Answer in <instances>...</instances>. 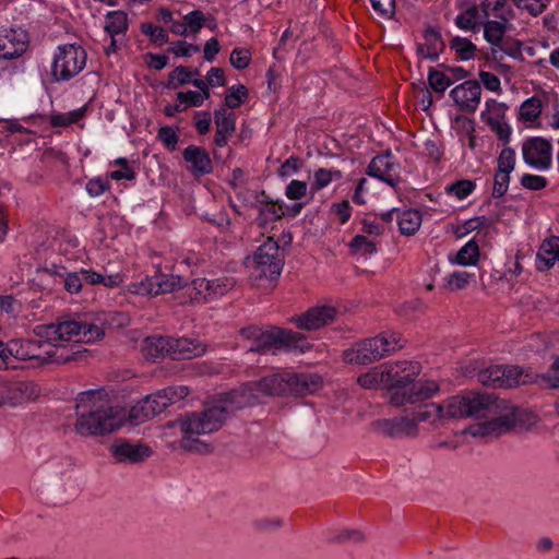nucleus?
<instances>
[{"instance_id":"44","label":"nucleus","mask_w":559,"mask_h":559,"mask_svg":"<svg viewBox=\"0 0 559 559\" xmlns=\"http://www.w3.org/2000/svg\"><path fill=\"white\" fill-rule=\"evenodd\" d=\"M475 281L474 274L466 271H456L444 278L445 287L450 290H461Z\"/></svg>"},{"instance_id":"18","label":"nucleus","mask_w":559,"mask_h":559,"mask_svg":"<svg viewBox=\"0 0 559 559\" xmlns=\"http://www.w3.org/2000/svg\"><path fill=\"white\" fill-rule=\"evenodd\" d=\"M450 97L460 110L473 112L480 103V84L474 80L464 81L451 90Z\"/></svg>"},{"instance_id":"31","label":"nucleus","mask_w":559,"mask_h":559,"mask_svg":"<svg viewBox=\"0 0 559 559\" xmlns=\"http://www.w3.org/2000/svg\"><path fill=\"white\" fill-rule=\"evenodd\" d=\"M417 424L428 423L430 425H440L444 419V406L442 403H428L421 406L413 417Z\"/></svg>"},{"instance_id":"37","label":"nucleus","mask_w":559,"mask_h":559,"mask_svg":"<svg viewBox=\"0 0 559 559\" xmlns=\"http://www.w3.org/2000/svg\"><path fill=\"white\" fill-rule=\"evenodd\" d=\"M483 15L485 19H499L509 21L511 17V10L507 0H483Z\"/></svg>"},{"instance_id":"47","label":"nucleus","mask_w":559,"mask_h":559,"mask_svg":"<svg viewBox=\"0 0 559 559\" xmlns=\"http://www.w3.org/2000/svg\"><path fill=\"white\" fill-rule=\"evenodd\" d=\"M127 290L131 294L139 295L142 297H155L156 290H154L153 277H144L139 281H133L128 284Z\"/></svg>"},{"instance_id":"2","label":"nucleus","mask_w":559,"mask_h":559,"mask_svg":"<svg viewBox=\"0 0 559 559\" xmlns=\"http://www.w3.org/2000/svg\"><path fill=\"white\" fill-rule=\"evenodd\" d=\"M38 340L10 341L5 346L0 341V368L9 364L10 357L20 360L43 359L62 360L76 359L78 349L72 356L58 354L67 343H93L104 336L100 326L83 323L75 320H66L50 324H40L35 328Z\"/></svg>"},{"instance_id":"23","label":"nucleus","mask_w":559,"mask_h":559,"mask_svg":"<svg viewBox=\"0 0 559 559\" xmlns=\"http://www.w3.org/2000/svg\"><path fill=\"white\" fill-rule=\"evenodd\" d=\"M183 159L190 165L195 175H205L212 170V162L209 154L201 147L190 145L183 151Z\"/></svg>"},{"instance_id":"38","label":"nucleus","mask_w":559,"mask_h":559,"mask_svg":"<svg viewBox=\"0 0 559 559\" xmlns=\"http://www.w3.org/2000/svg\"><path fill=\"white\" fill-rule=\"evenodd\" d=\"M352 253L357 259L367 260L377 252L376 243L364 235H357L349 242Z\"/></svg>"},{"instance_id":"60","label":"nucleus","mask_w":559,"mask_h":559,"mask_svg":"<svg viewBox=\"0 0 559 559\" xmlns=\"http://www.w3.org/2000/svg\"><path fill=\"white\" fill-rule=\"evenodd\" d=\"M84 277L81 270L76 272H69L64 276L63 286L70 294H78L82 289Z\"/></svg>"},{"instance_id":"12","label":"nucleus","mask_w":559,"mask_h":559,"mask_svg":"<svg viewBox=\"0 0 559 559\" xmlns=\"http://www.w3.org/2000/svg\"><path fill=\"white\" fill-rule=\"evenodd\" d=\"M109 453L116 463L140 464L153 454V450L144 443L120 438L110 444Z\"/></svg>"},{"instance_id":"41","label":"nucleus","mask_w":559,"mask_h":559,"mask_svg":"<svg viewBox=\"0 0 559 559\" xmlns=\"http://www.w3.org/2000/svg\"><path fill=\"white\" fill-rule=\"evenodd\" d=\"M504 366L496 365L481 370L479 381L487 386L503 388Z\"/></svg>"},{"instance_id":"22","label":"nucleus","mask_w":559,"mask_h":559,"mask_svg":"<svg viewBox=\"0 0 559 559\" xmlns=\"http://www.w3.org/2000/svg\"><path fill=\"white\" fill-rule=\"evenodd\" d=\"M399 230L404 236L415 235L423 224V213L417 209L394 210Z\"/></svg>"},{"instance_id":"30","label":"nucleus","mask_w":559,"mask_h":559,"mask_svg":"<svg viewBox=\"0 0 559 559\" xmlns=\"http://www.w3.org/2000/svg\"><path fill=\"white\" fill-rule=\"evenodd\" d=\"M385 378L384 364H382L360 374L357 382L366 390H388Z\"/></svg>"},{"instance_id":"39","label":"nucleus","mask_w":559,"mask_h":559,"mask_svg":"<svg viewBox=\"0 0 559 559\" xmlns=\"http://www.w3.org/2000/svg\"><path fill=\"white\" fill-rule=\"evenodd\" d=\"M144 409L148 415H158L169 406V399L164 390H158L155 393L142 399Z\"/></svg>"},{"instance_id":"17","label":"nucleus","mask_w":559,"mask_h":559,"mask_svg":"<svg viewBox=\"0 0 559 559\" xmlns=\"http://www.w3.org/2000/svg\"><path fill=\"white\" fill-rule=\"evenodd\" d=\"M28 36L21 27L0 31V58L12 60L21 57L27 49Z\"/></svg>"},{"instance_id":"63","label":"nucleus","mask_w":559,"mask_h":559,"mask_svg":"<svg viewBox=\"0 0 559 559\" xmlns=\"http://www.w3.org/2000/svg\"><path fill=\"white\" fill-rule=\"evenodd\" d=\"M199 50H200L199 46L189 44L185 40H178L170 47V51L176 57H181V58H189L192 55L197 53Z\"/></svg>"},{"instance_id":"59","label":"nucleus","mask_w":559,"mask_h":559,"mask_svg":"<svg viewBox=\"0 0 559 559\" xmlns=\"http://www.w3.org/2000/svg\"><path fill=\"white\" fill-rule=\"evenodd\" d=\"M308 183L301 180H292L285 189V195L293 201L300 200L306 197Z\"/></svg>"},{"instance_id":"62","label":"nucleus","mask_w":559,"mask_h":559,"mask_svg":"<svg viewBox=\"0 0 559 559\" xmlns=\"http://www.w3.org/2000/svg\"><path fill=\"white\" fill-rule=\"evenodd\" d=\"M157 138L168 150L176 148L178 142V134L176 129L168 126L162 127L158 130Z\"/></svg>"},{"instance_id":"49","label":"nucleus","mask_w":559,"mask_h":559,"mask_svg":"<svg viewBox=\"0 0 559 559\" xmlns=\"http://www.w3.org/2000/svg\"><path fill=\"white\" fill-rule=\"evenodd\" d=\"M451 49H453L462 60L473 59L476 51L475 45L464 37H454L451 40Z\"/></svg>"},{"instance_id":"14","label":"nucleus","mask_w":559,"mask_h":559,"mask_svg":"<svg viewBox=\"0 0 559 559\" xmlns=\"http://www.w3.org/2000/svg\"><path fill=\"white\" fill-rule=\"evenodd\" d=\"M367 174L392 188H396L401 181L400 164L391 153L373 157L368 165Z\"/></svg>"},{"instance_id":"42","label":"nucleus","mask_w":559,"mask_h":559,"mask_svg":"<svg viewBox=\"0 0 559 559\" xmlns=\"http://www.w3.org/2000/svg\"><path fill=\"white\" fill-rule=\"evenodd\" d=\"M153 280L156 296L159 294L171 293L182 286V280L177 275L158 274L153 276Z\"/></svg>"},{"instance_id":"7","label":"nucleus","mask_w":559,"mask_h":559,"mask_svg":"<svg viewBox=\"0 0 559 559\" xmlns=\"http://www.w3.org/2000/svg\"><path fill=\"white\" fill-rule=\"evenodd\" d=\"M87 61L86 50L76 43L58 45L51 60V76L55 82H68L79 75Z\"/></svg>"},{"instance_id":"10","label":"nucleus","mask_w":559,"mask_h":559,"mask_svg":"<svg viewBox=\"0 0 559 559\" xmlns=\"http://www.w3.org/2000/svg\"><path fill=\"white\" fill-rule=\"evenodd\" d=\"M522 415L521 409L511 407L496 418L471 425L466 432L473 437H498L514 428L520 423Z\"/></svg>"},{"instance_id":"26","label":"nucleus","mask_w":559,"mask_h":559,"mask_svg":"<svg viewBox=\"0 0 559 559\" xmlns=\"http://www.w3.org/2000/svg\"><path fill=\"white\" fill-rule=\"evenodd\" d=\"M480 257L479 246L471 239L464 243L455 254H449L450 264L460 266H474Z\"/></svg>"},{"instance_id":"48","label":"nucleus","mask_w":559,"mask_h":559,"mask_svg":"<svg viewBox=\"0 0 559 559\" xmlns=\"http://www.w3.org/2000/svg\"><path fill=\"white\" fill-rule=\"evenodd\" d=\"M114 165L118 168L110 171L108 177L112 180H133L135 178V171L132 166L128 163L124 157H119L114 160Z\"/></svg>"},{"instance_id":"32","label":"nucleus","mask_w":559,"mask_h":559,"mask_svg":"<svg viewBox=\"0 0 559 559\" xmlns=\"http://www.w3.org/2000/svg\"><path fill=\"white\" fill-rule=\"evenodd\" d=\"M189 296L192 300L209 301L215 299L213 281L209 278H195L188 286Z\"/></svg>"},{"instance_id":"25","label":"nucleus","mask_w":559,"mask_h":559,"mask_svg":"<svg viewBox=\"0 0 559 559\" xmlns=\"http://www.w3.org/2000/svg\"><path fill=\"white\" fill-rule=\"evenodd\" d=\"M142 356L148 360H157L165 355L169 356V337L148 336L141 343Z\"/></svg>"},{"instance_id":"45","label":"nucleus","mask_w":559,"mask_h":559,"mask_svg":"<svg viewBox=\"0 0 559 559\" xmlns=\"http://www.w3.org/2000/svg\"><path fill=\"white\" fill-rule=\"evenodd\" d=\"M248 98V90L242 84L228 87L225 95V105L229 109L238 108Z\"/></svg>"},{"instance_id":"16","label":"nucleus","mask_w":559,"mask_h":559,"mask_svg":"<svg viewBox=\"0 0 559 559\" xmlns=\"http://www.w3.org/2000/svg\"><path fill=\"white\" fill-rule=\"evenodd\" d=\"M373 425L379 433L393 439L415 438L419 433L417 421L407 416L379 419Z\"/></svg>"},{"instance_id":"15","label":"nucleus","mask_w":559,"mask_h":559,"mask_svg":"<svg viewBox=\"0 0 559 559\" xmlns=\"http://www.w3.org/2000/svg\"><path fill=\"white\" fill-rule=\"evenodd\" d=\"M274 381L282 383L290 395H308L318 392L323 385V379L319 373L288 372L287 379L275 378Z\"/></svg>"},{"instance_id":"9","label":"nucleus","mask_w":559,"mask_h":559,"mask_svg":"<svg viewBox=\"0 0 559 559\" xmlns=\"http://www.w3.org/2000/svg\"><path fill=\"white\" fill-rule=\"evenodd\" d=\"M284 259L276 241L269 238L253 253L250 266L259 278L276 280L283 270Z\"/></svg>"},{"instance_id":"5","label":"nucleus","mask_w":559,"mask_h":559,"mask_svg":"<svg viewBox=\"0 0 559 559\" xmlns=\"http://www.w3.org/2000/svg\"><path fill=\"white\" fill-rule=\"evenodd\" d=\"M404 344L405 341L400 333L385 331L354 344L344 352L343 359L352 365H367L401 349Z\"/></svg>"},{"instance_id":"52","label":"nucleus","mask_w":559,"mask_h":559,"mask_svg":"<svg viewBox=\"0 0 559 559\" xmlns=\"http://www.w3.org/2000/svg\"><path fill=\"white\" fill-rule=\"evenodd\" d=\"M193 73L186 67L178 66L168 74L167 87L178 88L187 83L191 82Z\"/></svg>"},{"instance_id":"33","label":"nucleus","mask_w":559,"mask_h":559,"mask_svg":"<svg viewBox=\"0 0 559 559\" xmlns=\"http://www.w3.org/2000/svg\"><path fill=\"white\" fill-rule=\"evenodd\" d=\"M343 174L335 168H319L313 173L312 181L310 185V192L312 194L326 188L333 181L342 179Z\"/></svg>"},{"instance_id":"27","label":"nucleus","mask_w":559,"mask_h":559,"mask_svg":"<svg viewBox=\"0 0 559 559\" xmlns=\"http://www.w3.org/2000/svg\"><path fill=\"white\" fill-rule=\"evenodd\" d=\"M484 15L479 12L475 4L467 5L455 17V25L465 32L479 31L480 25L484 23Z\"/></svg>"},{"instance_id":"50","label":"nucleus","mask_w":559,"mask_h":559,"mask_svg":"<svg viewBox=\"0 0 559 559\" xmlns=\"http://www.w3.org/2000/svg\"><path fill=\"white\" fill-rule=\"evenodd\" d=\"M429 86L436 92L443 94L452 84L445 71L431 69L428 73Z\"/></svg>"},{"instance_id":"21","label":"nucleus","mask_w":559,"mask_h":559,"mask_svg":"<svg viewBox=\"0 0 559 559\" xmlns=\"http://www.w3.org/2000/svg\"><path fill=\"white\" fill-rule=\"evenodd\" d=\"M206 345L198 340L188 337H169V357L173 359H192L202 356Z\"/></svg>"},{"instance_id":"4","label":"nucleus","mask_w":559,"mask_h":559,"mask_svg":"<svg viewBox=\"0 0 559 559\" xmlns=\"http://www.w3.org/2000/svg\"><path fill=\"white\" fill-rule=\"evenodd\" d=\"M421 366L417 361L399 360L384 364L388 390L392 391L391 403L397 406L429 399L439 391L435 381L417 380Z\"/></svg>"},{"instance_id":"54","label":"nucleus","mask_w":559,"mask_h":559,"mask_svg":"<svg viewBox=\"0 0 559 559\" xmlns=\"http://www.w3.org/2000/svg\"><path fill=\"white\" fill-rule=\"evenodd\" d=\"M210 97V93H198L197 91L180 92L176 100L182 102L186 109L189 107H200Z\"/></svg>"},{"instance_id":"19","label":"nucleus","mask_w":559,"mask_h":559,"mask_svg":"<svg viewBox=\"0 0 559 559\" xmlns=\"http://www.w3.org/2000/svg\"><path fill=\"white\" fill-rule=\"evenodd\" d=\"M336 313V309L332 306L318 305L311 307L302 314L293 318L292 321L297 328L311 331L320 329L332 322L335 319Z\"/></svg>"},{"instance_id":"53","label":"nucleus","mask_w":559,"mask_h":559,"mask_svg":"<svg viewBox=\"0 0 559 559\" xmlns=\"http://www.w3.org/2000/svg\"><path fill=\"white\" fill-rule=\"evenodd\" d=\"M503 388H513L526 382V376L518 366H504Z\"/></svg>"},{"instance_id":"61","label":"nucleus","mask_w":559,"mask_h":559,"mask_svg":"<svg viewBox=\"0 0 559 559\" xmlns=\"http://www.w3.org/2000/svg\"><path fill=\"white\" fill-rule=\"evenodd\" d=\"M510 174L497 171L495 173L492 195L495 198H501L509 189Z\"/></svg>"},{"instance_id":"40","label":"nucleus","mask_w":559,"mask_h":559,"mask_svg":"<svg viewBox=\"0 0 559 559\" xmlns=\"http://www.w3.org/2000/svg\"><path fill=\"white\" fill-rule=\"evenodd\" d=\"M476 189V183L469 179H462L447 185L445 193L457 201L465 200Z\"/></svg>"},{"instance_id":"20","label":"nucleus","mask_w":559,"mask_h":559,"mask_svg":"<svg viewBox=\"0 0 559 559\" xmlns=\"http://www.w3.org/2000/svg\"><path fill=\"white\" fill-rule=\"evenodd\" d=\"M33 397L31 385L23 381H10L0 377V407L15 406Z\"/></svg>"},{"instance_id":"57","label":"nucleus","mask_w":559,"mask_h":559,"mask_svg":"<svg viewBox=\"0 0 559 559\" xmlns=\"http://www.w3.org/2000/svg\"><path fill=\"white\" fill-rule=\"evenodd\" d=\"M153 417L155 416L148 415V412L144 409V405L141 400L127 413L126 421L128 420L132 426H138L139 424L144 423Z\"/></svg>"},{"instance_id":"58","label":"nucleus","mask_w":559,"mask_h":559,"mask_svg":"<svg viewBox=\"0 0 559 559\" xmlns=\"http://www.w3.org/2000/svg\"><path fill=\"white\" fill-rule=\"evenodd\" d=\"M230 64L236 70L246 69L251 62V52L246 48H235L229 57Z\"/></svg>"},{"instance_id":"24","label":"nucleus","mask_w":559,"mask_h":559,"mask_svg":"<svg viewBox=\"0 0 559 559\" xmlns=\"http://www.w3.org/2000/svg\"><path fill=\"white\" fill-rule=\"evenodd\" d=\"M559 262V238L550 237L543 241L537 252L536 265L539 271H546Z\"/></svg>"},{"instance_id":"43","label":"nucleus","mask_w":559,"mask_h":559,"mask_svg":"<svg viewBox=\"0 0 559 559\" xmlns=\"http://www.w3.org/2000/svg\"><path fill=\"white\" fill-rule=\"evenodd\" d=\"M85 115L86 106H82L69 112L52 115L50 118V123L53 127H68L80 122L85 117Z\"/></svg>"},{"instance_id":"35","label":"nucleus","mask_w":559,"mask_h":559,"mask_svg":"<svg viewBox=\"0 0 559 559\" xmlns=\"http://www.w3.org/2000/svg\"><path fill=\"white\" fill-rule=\"evenodd\" d=\"M104 28L111 37L126 33L128 29V14L122 10L109 11L105 16Z\"/></svg>"},{"instance_id":"51","label":"nucleus","mask_w":559,"mask_h":559,"mask_svg":"<svg viewBox=\"0 0 559 559\" xmlns=\"http://www.w3.org/2000/svg\"><path fill=\"white\" fill-rule=\"evenodd\" d=\"M183 25L187 28V35H195L205 25L204 13L200 10H193L183 16Z\"/></svg>"},{"instance_id":"29","label":"nucleus","mask_w":559,"mask_h":559,"mask_svg":"<svg viewBox=\"0 0 559 559\" xmlns=\"http://www.w3.org/2000/svg\"><path fill=\"white\" fill-rule=\"evenodd\" d=\"M84 282L90 285H103L107 288L119 287L123 283L121 273L104 274L92 269H81Z\"/></svg>"},{"instance_id":"3","label":"nucleus","mask_w":559,"mask_h":559,"mask_svg":"<svg viewBox=\"0 0 559 559\" xmlns=\"http://www.w3.org/2000/svg\"><path fill=\"white\" fill-rule=\"evenodd\" d=\"M74 430L82 437L112 433L126 424L127 411L105 388L83 391L76 397Z\"/></svg>"},{"instance_id":"8","label":"nucleus","mask_w":559,"mask_h":559,"mask_svg":"<svg viewBox=\"0 0 559 559\" xmlns=\"http://www.w3.org/2000/svg\"><path fill=\"white\" fill-rule=\"evenodd\" d=\"M491 403L490 396L474 392L451 396L442 403L444 419L485 416Z\"/></svg>"},{"instance_id":"34","label":"nucleus","mask_w":559,"mask_h":559,"mask_svg":"<svg viewBox=\"0 0 559 559\" xmlns=\"http://www.w3.org/2000/svg\"><path fill=\"white\" fill-rule=\"evenodd\" d=\"M508 21L486 19L484 25V38L492 46H500L507 31Z\"/></svg>"},{"instance_id":"28","label":"nucleus","mask_w":559,"mask_h":559,"mask_svg":"<svg viewBox=\"0 0 559 559\" xmlns=\"http://www.w3.org/2000/svg\"><path fill=\"white\" fill-rule=\"evenodd\" d=\"M425 41L417 48L420 58L436 61L443 49V41L439 33L427 31L424 36Z\"/></svg>"},{"instance_id":"56","label":"nucleus","mask_w":559,"mask_h":559,"mask_svg":"<svg viewBox=\"0 0 559 559\" xmlns=\"http://www.w3.org/2000/svg\"><path fill=\"white\" fill-rule=\"evenodd\" d=\"M497 162H498L497 171H502V173H507V174L511 175V173L515 168V162H516L515 151L511 147L503 148L500 152Z\"/></svg>"},{"instance_id":"6","label":"nucleus","mask_w":559,"mask_h":559,"mask_svg":"<svg viewBox=\"0 0 559 559\" xmlns=\"http://www.w3.org/2000/svg\"><path fill=\"white\" fill-rule=\"evenodd\" d=\"M241 333L247 338L253 340L249 352L267 354L274 353L280 347L300 352L308 348L305 337L300 333L290 330L272 328L263 331L258 328H249L242 330Z\"/></svg>"},{"instance_id":"36","label":"nucleus","mask_w":559,"mask_h":559,"mask_svg":"<svg viewBox=\"0 0 559 559\" xmlns=\"http://www.w3.org/2000/svg\"><path fill=\"white\" fill-rule=\"evenodd\" d=\"M543 104L540 98L532 96L524 100L520 107L519 117L524 123L532 126L540 117Z\"/></svg>"},{"instance_id":"64","label":"nucleus","mask_w":559,"mask_h":559,"mask_svg":"<svg viewBox=\"0 0 559 559\" xmlns=\"http://www.w3.org/2000/svg\"><path fill=\"white\" fill-rule=\"evenodd\" d=\"M372 9L382 17L390 19L395 12L394 0H370Z\"/></svg>"},{"instance_id":"46","label":"nucleus","mask_w":559,"mask_h":559,"mask_svg":"<svg viewBox=\"0 0 559 559\" xmlns=\"http://www.w3.org/2000/svg\"><path fill=\"white\" fill-rule=\"evenodd\" d=\"M216 129L219 132L234 133L236 129V116L226 108H219L214 111Z\"/></svg>"},{"instance_id":"11","label":"nucleus","mask_w":559,"mask_h":559,"mask_svg":"<svg viewBox=\"0 0 559 559\" xmlns=\"http://www.w3.org/2000/svg\"><path fill=\"white\" fill-rule=\"evenodd\" d=\"M522 157L532 169L547 171L552 165V145L543 138H530L522 144Z\"/></svg>"},{"instance_id":"1","label":"nucleus","mask_w":559,"mask_h":559,"mask_svg":"<svg viewBox=\"0 0 559 559\" xmlns=\"http://www.w3.org/2000/svg\"><path fill=\"white\" fill-rule=\"evenodd\" d=\"M275 378L287 379L288 372L274 373L262 378L259 382L248 384L224 395V397L206 404L201 413H193L177 421L182 433L181 447L201 454L209 453L211 445L199 439V436L218 430L225 423L228 414L234 409L257 403L261 395H290L285 386L274 381Z\"/></svg>"},{"instance_id":"55","label":"nucleus","mask_w":559,"mask_h":559,"mask_svg":"<svg viewBox=\"0 0 559 559\" xmlns=\"http://www.w3.org/2000/svg\"><path fill=\"white\" fill-rule=\"evenodd\" d=\"M141 31L157 46H163L168 41L167 31L152 23L142 24Z\"/></svg>"},{"instance_id":"13","label":"nucleus","mask_w":559,"mask_h":559,"mask_svg":"<svg viewBox=\"0 0 559 559\" xmlns=\"http://www.w3.org/2000/svg\"><path fill=\"white\" fill-rule=\"evenodd\" d=\"M481 120L489 126L502 143L507 144L510 141L512 128L506 121V106L504 104L489 98L485 102V108L480 114Z\"/></svg>"}]
</instances>
